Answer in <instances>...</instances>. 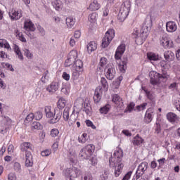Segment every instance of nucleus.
Returning <instances> with one entry per match:
<instances>
[{
    "label": "nucleus",
    "mask_w": 180,
    "mask_h": 180,
    "mask_svg": "<svg viewBox=\"0 0 180 180\" xmlns=\"http://www.w3.org/2000/svg\"><path fill=\"white\" fill-rule=\"evenodd\" d=\"M122 158H123V150L119 149L115 150L113 157L110 158V166L115 168V176L117 177L122 174L123 171V164L122 163Z\"/></svg>",
    "instance_id": "f257e3e1"
},
{
    "label": "nucleus",
    "mask_w": 180,
    "mask_h": 180,
    "mask_svg": "<svg viewBox=\"0 0 180 180\" xmlns=\"http://www.w3.org/2000/svg\"><path fill=\"white\" fill-rule=\"evenodd\" d=\"M149 77L150 78V84H152V85H160L161 82H165V81L169 78V75H162L155 71L150 72Z\"/></svg>",
    "instance_id": "f03ea898"
},
{
    "label": "nucleus",
    "mask_w": 180,
    "mask_h": 180,
    "mask_svg": "<svg viewBox=\"0 0 180 180\" xmlns=\"http://www.w3.org/2000/svg\"><path fill=\"white\" fill-rule=\"evenodd\" d=\"M63 119L65 122H68L69 126H74L75 122L78 120V112L74 110L70 116V108L66 107L63 111Z\"/></svg>",
    "instance_id": "7ed1b4c3"
},
{
    "label": "nucleus",
    "mask_w": 180,
    "mask_h": 180,
    "mask_svg": "<svg viewBox=\"0 0 180 180\" xmlns=\"http://www.w3.org/2000/svg\"><path fill=\"white\" fill-rule=\"evenodd\" d=\"M94 151L95 146L92 144H89L81 150L79 155L83 160H89V158L92 157V154H94Z\"/></svg>",
    "instance_id": "20e7f679"
},
{
    "label": "nucleus",
    "mask_w": 180,
    "mask_h": 180,
    "mask_svg": "<svg viewBox=\"0 0 180 180\" xmlns=\"http://www.w3.org/2000/svg\"><path fill=\"white\" fill-rule=\"evenodd\" d=\"M115 39V30L110 28L105 34V37L103 38L101 46L103 49H106Z\"/></svg>",
    "instance_id": "39448f33"
},
{
    "label": "nucleus",
    "mask_w": 180,
    "mask_h": 180,
    "mask_svg": "<svg viewBox=\"0 0 180 180\" xmlns=\"http://www.w3.org/2000/svg\"><path fill=\"white\" fill-rule=\"evenodd\" d=\"M151 29V19L146 20L141 30V37H142V40H146L147 37H148V34H150V30Z\"/></svg>",
    "instance_id": "423d86ee"
},
{
    "label": "nucleus",
    "mask_w": 180,
    "mask_h": 180,
    "mask_svg": "<svg viewBox=\"0 0 180 180\" xmlns=\"http://www.w3.org/2000/svg\"><path fill=\"white\" fill-rule=\"evenodd\" d=\"M148 168V163H147L146 162H143L141 164H140L136 172V174L134 176L132 180H137L139 178H141V176H143V175H144V173L147 171Z\"/></svg>",
    "instance_id": "0eeeda50"
},
{
    "label": "nucleus",
    "mask_w": 180,
    "mask_h": 180,
    "mask_svg": "<svg viewBox=\"0 0 180 180\" xmlns=\"http://www.w3.org/2000/svg\"><path fill=\"white\" fill-rule=\"evenodd\" d=\"M105 77L108 79L112 80L116 75V70H115V65L110 63L106 65L105 68Z\"/></svg>",
    "instance_id": "6e6552de"
},
{
    "label": "nucleus",
    "mask_w": 180,
    "mask_h": 180,
    "mask_svg": "<svg viewBox=\"0 0 180 180\" xmlns=\"http://www.w3.org/2000/svg\"><path fill=\"white\" fill-rule=\"evenodd\" d=\"M160 44L165 49H171L174 47V44L172 43V40L168 36L167 34H164L160 39Z\"/></svg>",
    "instance_id": "1a4fd4ad"
},
{
    "label": "nucleus",
    "mask_w": 180,
    "mask_h": 180,
    "mask_svg": "<svg viewBox=\"0 0 180 180\" xmlns=\"http://www.w3.org/2000/svg\"><path fill=\"white\" fill-rule=\"evenodd\" d=\"M8 15L11 19V20H19L20 18H22V10H16L13 8L8 13Z\"/></svg>",
    "instance_id": "9d476101"
},
{
    "label": "nucleus",
    "mask_w": 180,
    "mask_h": 180,
    "mask_svg": "<svg viewBox=\"0 0 180 180\" xmlns=\"http://www.w3.org/2000/svg\"><path fill=\"white\" fill-rule=\"evenodd\" d=\"M155 115V112H154V108H149L145 114L144 121L145 123H151L153 121V116Z\"/></svg>",
    "instance_id": "9b49d317"
},
{
    "label": "nucleus",
    "mask_w": 180,
    "mask_h": 180,
    "mask_svg": "<svg viewBox=\"0 0 180 180\" xmlns=\"http://www.w3.org/2000/svg\"><path fill=\"white\" fill-rule=\"evenodd\" d=\"M103 92V89H102V86H98L95 91L94 96V101L95 103H99L101 101V99H102V94Z\"/></svg>",
    "instance_id": "f8f14e48"
},
{
    "label": "nucleus",
    "mask_w": 180,
    "mask_h": 180,
    "mask_svg": "<svg viewBox=\"0 0 180 180\" xmlns=\"http://www.w3.org/2000/svg\"><path fill=\"white\" fill-rule=\"evenodd\" d=\"M58 82H53L46 87V91H48L51 95H53V94H56V92L58 91Z\"/></svg>",
    "instance_id": "ddd939ff"
},
{
    "label": "nucleus",
    "mask_w": 180,
    "mask_h": 180,
    "mask_svg": "<svg viewBox=\"0 0 180 180\" xmlns=\"http://www.w3.org/2000/svg\"><path fill=\"white\" fill-rule=\"evenodd\" d=\"M177 29L178 25H176V22L174 21H168L166 23V30L169 33H174V32H176Z\"/></svg>",
    "instance_id": "4468645a"
},
{
    "label": "nucleus",
    "mask_w": 180,
    "mask_h": 180,
    "mask_svg": "<svg viewBox=\"0 0 180 180\" xmlns=\"http://www.w3.org/2000/svg\"><path fill=\"white\" fill-rule=\"evenodd\" d=\"M20 150L22 153H30L33 150V146L29 142H24L20 146Z\"/></svg>",
    "instance_id": "2eb2a0df"
},
{
    "label": "nucleus",
    "mask_w": 180,
    "mask_h": 180,
    "mask_svg": "<svg viewBox=\"0 0 180 180\" xmlns=\"http://www.w3.org/2000/svg\"><path fill=\"white\" fill-rule=\"evenodd\" d=\"M131 7V4H130V1H126L121 5L120 11H121V12H124V13H127V15H129Z\"/></svg>",
    "instance_id": "dca6fc26"
},
{
    "label": "nucleus",
    "mask_w": 180,
    "mask_h": 180,
    "mask_svg": "<svg viewBox=\"0 0 180 180\" xmlns=\"http://www.w3.org/2000/svg\"><path fill=\"white\" fill-rule=\"evenodd\" d=\"M167 119L170 123H178L179 122V117L174 112H169L167 114Z\"/></svg>",
    "instance_id": "f3484780"
},
{
    "label": "nucleus",
    "mask_w": 180,
    "mask_h": 180,
    "mask_svg": "<svg viewBox=\"0 0 180 180\" xmlns=\"http://www.w3.org/2000/svg\"><path fill=\"white\" fill-rule=\"evenodd\" d=\"M26 167H33V155L31 152H25Z\"/></svg>",
    "instance_id": "a211bd4d"
},
{
    "label": "nucleus",
    "mask_w": 180,
    "mask_h": 180,
    "mask_svg": "<svg viewBox=\"0 0 180 180\" xmlns=\"http://www.w3.org/2000/svg\"><path fill=\"white\" fill-rule=\"evenodd\" d=\"M24 29L27 32H34L36 30V27H34V25L32 21L27 20L24 22Z\"/></svg>",
    "instance_id": "6ab92c4d"
},
{
    "label": "nucleus",
    "mask_w": 180,
    "mask_h": 180,
    "mask_svg": "<svg viewBox=\"0 0 180 180\" xmlns=\"http://www.w3.org/2000/svg\"><path fill=\"white\" fill-rule=\"evenodd\" d=\"M112 101L117 106H120V108L123 107V100H122V98L119 95L113 94L112 96Z\"/></svg>",
    "instance_id": "aec40b11"
},
{
    "label": "nucleus",
    "mask_w": 180,
    "mask_h": 180,
    "mask_svg": "<svg viewBox=\"0 0 180 180\" xmlns=\"http://www.w3.org/2000/svg\"><path fill=\"white\" fill-rule=\"evenodd\" d=\"M44 112L48 119H51V117H54V115H56V111H54V110H52L51 106H46L44 108Z\"/></svg>",
    "instance_id": "412c9836"
},
{
    "label": "nucleus",
    "mask_w": 180,
    "mask_h": 180,
    "mask_svg": "<svg viewBox=\"0 0 180 180\" xmlns=\"http://www.w3.org/2000/svg\"><path fill=\"white\" fill-rule=\"evenodd\" d=\"M147 57L151 63H153V61H160V60H161V57H160V55L154 53L153 52L148 53Z\"/></svg>",
    "instance_id": "4be33fe9"
},
{
    "label": "nucleus",
    "mask_w": 180,
    "mask_h": 180,
    "mask_svg": "<svg viewBox=\"0 0 180 180\" xmlns=\"http://www.w3.org/2000/svg\"><path fill=\"white\" fill-rule=\"evenodd\" d=\"M98 46L95 41H91L87 44V51L89 54L92 53V51H95L96 50Z\"/></svg>",
    "instance_id": "5701e85b"
},
{
    "label": "nucleus",
    "mask_w": 180,
    "mask_h": 180,
    "mask_svg": "<svg viewBox=\"0 0 180 180\" xmlns=\"http://www.w3.org/2000/svg\"><path fill=\"white\" fill-rule=\"evenodd\" d=\"M120 70L121 72H125L127 68V58H123L119 65Z\"/></svg>",
    "instance_id": "b1692460"
},
{
    "label": "nucleus",
    "mask_w": 180,
    "mask_h": 180,
    "mask_svg": "<svg viewBox=\"0 0 180 180\" xmlns=\"http://www.w3.org/2000/svg\"><path fill=\"white\" fill-rule=\"evenodd\" d=\"M68 57L70 58V60H72L75 63L77 61V58H78V51H77V50L71 51L69 53Z\"/></svg>",
    "instance_id": "393cba45"
},
{
    "label": "nucleus",
    "mask_w": 180,
    "mask_h": 180,
    "mask_svg": "<svg viewBox=\"0 0 180 180\" xmlns=\"http://www.w3.org/2000/svg\"><path fill=\"white\" fill-rule=\"evenodd\" d=\"M99 8H101V4L98 3L97 0L93 1L89 6L90 11H98Z\"/></svg>",
    "instance_id": "a878e982"
},
{
    "label": "nucleus",
    "mask_w": 180,
    "mask_h": 180,
    "mask_svg": "<svg viewBox=\"0 0 180 180\" xmlns=\"http://www.w3.org/2000/svg\"><path fill=\"white\" fill-rule=\"evenodd\" d=\"M51 4L56 11H60L63 8V3L60 0H53Z\"/></svg>",
    "instance_id": "bb28decb"
},
{
    "label": "nucleus",
    "mask_w": 180,
    "mask_h": 180,
    "mask_svg": "<svg viewBox=\"0 0 180 180\" xmlns=\"http://www.w3.org/2000/svg\"><path fill=\"white\" fill-rule=\"evenodd\" d=\"M143 141H144V140L139 135H136L132 140L134 146H141V144H143Z\"/></svg>",
    "instance_id": "cd10ccee"
},
{
    "label": "nucleus",
    "mask_w": 180,
    "mask_h": 180,
    "mask_svg": "<svg viewBox=\"0 0 180 180\" xmlns=\"http://www.w3.org/2000/svg\"><path fill=\"white\" fill-rule=\"evenodd\" d=\"M67 105V100L65 98L61 97L59 98L58 101V106L59 109H64Z\"/></svg>",
    "instance_id": "c85d7f7f"
},
{
    "label": "nucleus",
    "mask_w": 180,
    "mask_h": 180,
    "mask_svg": "<svg viewBox=\"0 0 180 180\" xmlns=\"http://www.w3.org/2000/svg\"><path fill=\"white\" fill-rule=\"evenodd\" d=\"M41 129H43V126L39 122H34L31 125L32 131H34V130H41Z\"/></svg>",
    "instance_id": "c756f323"
},
{
    "label": "nucleus",
    "mask_w": 180,
    "mask_h": 180,
    "mask_svg": "<svg viewBox=\"0 0 180 180\" xmlns=\"http://www.w3.org/2000/svg\"><path fill=\"white\" fill-rule=\"evenodd\" d=\"M164 56L167 61H172V60H174V53H172L171 51H165Z\"/></svg>",
    "instance_id": "7c9ffc66"
},
{
    "label": "nucleus",
    "mask_w": 180,
    "mask_h": 180,
    "mask_svg": "<svg viewBox=\"0 0 180 180\" xmlns=\"http://www.w3.org/2000/svg\"><path fill=\"white\" fill-rule=\"evenodd\" d=\"M127 16H129V14H127L126 13H124L123 11L120 10V12H119L118 16H117L120 22H124V20H126V18H127Z\"/></svg>",
    "instance_id": "2f4dec72"
},
{
    "label": "nucleus",
    "mask_w": 180,
    "mask_h": 180,
    "mask_svg": "<svg viewBox=\"0 0 180 180\" xmlns=\"http://www.w3.org/2000/svg\"><path fill=\"white\" fill-rule=\"evenodd\" d=\"M75 67H76V70H79V71H82V68L84 67V63H82V60H77L74 63Z\"/></svg>",
    "instance_id": "473e14b6"
},
{
    "label": "nucleus",
    "mask_w": 180,
    "mask_h": 180,
    "mask_svg": "<svg viewBox=\"0 0 180 180\" xmlns=\"http://www.w3.org/2000/svg\"><path fill=\"white\" fill-rule=\"evenodd\" d=\"M110 110V105L106 104L105 106L100 108V113L106 115Z\"/></svg>",
    "instance_id": "72a5a7b5"
},
{
    "label": "nucleus",
    "mask_w": 180,
    "mask_h": 180,
    "mask_svg": "<svg viewBox=\"0 0 180 180\" xmlns=\"http://www.w3.org/2000/svg\"><path fill=\"white\" fill-rule=\"evenodd\" d=\"M98 14L96 13H92L89 15L88 20L90 23H96V18Z\"/></svg>",
    "instance_id": "f704fd0d"
},
{
    "label": "nucleus",
    "mask_w": 180,
    "mask_h": 180,
    "mask_svg": "<svg viewBox=\"0 0 180 180\" xmlns=\"http://www.w3.org/2000/svg\"><path fill=\"white\" fill-rule=\"evenodd\" d=\"M66 25L68 26V27H72V26H74V25H75V21H74V18H72V17H68L66 18Z\"/></svg>",
    "instance_id": "c9c22d12"
},
{
    "label": "nucleus",
    "mask_w": 180,
    "mask_h": 180,
    "mask_svg": "<svg viewBox=\"0 0 180 180\" xmlns=\"http://www.w3.org/2000/svg\"><path fill=\"white\" fill-rule=\"evenodd\" d=\"M0 47H4V49H7V50L11 49V46L9 43L5 39H0Z\"/></svg>",
    "instance_id": "e433bc0d"
},
{
    "label": "nucleus",
    "mask_w": 180,
    "mask_h": 180,
    "mask_svg": "<svg viewBox=\"0 0 180 180\" xmlns=\"http://www.w3.org/2000/svg\"><path fill=\"white\" fill-rule=\"evenodd\" d=\"M70 85L68 84H63L61 89L62 94L64 95H68L70 94Z\"/></svg>",
    "instance_id": "4c0bfd02"
},
{
    "label": "nucleus",
    "mask_w": 180,
    "mask_h": 180,
    "mask_svg": "<svg viewBox=\"0 0 180 180\" xmlns=\"http://www.w3.org/2000/svg\"><path fill=\"white\" fill-rule=\"evenodd\" d=\"M14 51H15V54H17L18 56L19 60H21L22 61L23 55L22 54V52H20V49H19V46L15 45Z\"/></svg>",
    "instance_id": "58836bf2"
},
{
    "label": "nucleus",
    "mask_w": 180,
    "mask_h": 180,
    "mask_svg": "<svg viewBox=\"0 0 180 180\" xmlns=\"http://www.w3.org/2000/svg\"><path fill=\"white\" fill-rule=\"evenodd\" d=\"M101 84L103 88L105 89V91H108V89H109V84H108V81L105 79V77H101Z\"/></svg>",
    "instance_id": "ea45409f"
},
{
    "label": "nucleus",
    "mask_w": 180,
    "mask_h": 180,
    "mask_svg": "<svg viewBox=\"0 0 180 180\" xmlns=\"http://www.w3.org/2000/svg\"><path fill=\"white\" fill-rule=\"evenodd\" d=\"M86 136L87 134L86 133H84L82 136H79V143H81L82 144H84V143H86Z\"/></svg>",
    "instance_id": "a19ab883"
},
{
    "label": "nucleus",
    "mask_w": 180,
    "mask_h": 180,
    "mask_svg": "<svg viewBox=\"0 0 180 180\" xmlns=\"http://www.w3.org/2000/svg\"><path fill=\"white\" fill-rule=\"evenodd\" d=\"M79 175V170L73 169L70 171V178H77Z\"/></svg>",
    "instance_id": "79ce46f5"
},
{
    "label": "nucleus",
    "mask_w": 180,
    "mask_h": 180,
    "mask_svg": "<svg viewBox=\"0 0 180 180\" xmlns=\"http://www.w3.org/2000/svg\"><path fill=\"white\" fill-rule=\"evenodd\" d=\"M84 107L83 108V112H85L87 115H91V110H92V108H91V106L88 105L87 103H84Z\"/></svg>",
    "instance_id": "37998d69"
},
{
    "label": "nucleus",
    "mask_w": 180,
    "mask_h": 180,
    "mask_svg": "<svg viewBox=\"0 0 180 180\" xmlns=\"http://www.w3.org/2000/svg\"><path fill=\"white\" fill-rule=\"evenodd\" d=\"M107 64H108V59L106 58H101L99 63V65L101 67V68L106 67Z\"/></svg>",
    "instance_id": "c03bdc74"
},
{
    "label": "nucleus",
    "mask_w": 180,
    "mask_h": 180,
    "mask_svg": "<svg viewBox=\"0 0 180 180\" xmlns=\"http://www.w3.org/2000/svg\"><path fill=\"white\" fill-rule=\"evenodd\" d=\"M68 158H70V161H72V162H74L77 158V153H75V151L70 152Z\"/></svg>",
    "instance_id": "a18cd8bd"
},
{
    "label": "nucleus",
    "mask_w": 180,
    "mask_h": 180,
    "mask_svg": "<svg viewBox=\"0 0 180 180\" xmlns=\"http://www.w3.org/2000/svg\"><path fill=\"white\" fill-rule=\"evenodd\" d=\"M60 119H61V115L57 114L55 117H53V118L51 119L50 123L51 124L57 123V122L60 121Z\"/></svg>",
    "instance_id": "49530a36"
},
{
    "label": "nucleus",
    "mask_w": 180,
    "mask_h": 180,
    "mask_svg": "<svg viewBox=\"0 0 180 180\" xmlns=\"http://www.w3.org/2000/svg\"><path fill=\"white\" fill-rule=\"evenodd\" d=\"M125 51H126V45H124V44H122L118 46L116 51H118V53H121L123 54V53H124Z\"/></svg>",
    "instance_id": "de8ad7c7"
},
{
    "label": "nucleus",
    "mask_w": 180,
    "mask_h": 180,
    "mask_svg": "<svg viewBox=\"0 0 180 180\" xmlns=\"http://www.w3.org/2000/svg\"><path fill=\"white\" fill-rule=\"evenodd\" d=\"M13 168L15 172H20V171H22V167L20 166V163L19 162H15L13 165Z\"/></svg>",
    "instance_id": "09e8293b"
},
{
    "label": "nucleus",
    "mask_w": 180,
    "mask_h": 180,
    "mask_svg": "<svg viewBox=\"0 0 180 180\" xmlns=\"http://www.w3.org/2000/svg\"><path fill=\"white\" fill-rule=\"evenodd\" d=\"M147 106V103H143L142 104H141L140 105H137L136 107V110H138V112H141V110H144V109H146Z\"/></svg>",
    "instance_id": "8fccbe9b"
},
{
    "label": "nucleus",
    "mask_w": 180,
    "mask_h": 180,
    "mask_svg": "<svg viewBox=\"0 0 180 180\" xmlns=\"http://www.w3.org/2000/svg\"><path fill=\"white\" fill-rule=\"evenodd\" d=\"M142 89L146 94V96H147V98H148V99H150V100L153 99V95L151 94V93L150 91H148V90H147V89L146 87L142 86Z\"/></svg>",
    "instance_id": "3c124183"
},
{
    "label": "nucleus",
    "mask_w": 180,
    "mask_h": 180,
    "mask_svg": "<svg viewBox=\"0 0 180 180\" xmlns=\"http://www.w3.org/2000/svg\"><path fill=\"white\" fill-rule=\"evenodd\" d=\"M60 131H58V129H53L51 131V137H57L58 136Z\"/></svg>",
    "instance_id": "603ef678"
},
{
    "label": "nucleus",
    "mask_w": 180,
    "mask_h": 180,
    "mask_svg": "<svg viewBox=\"0 0 180 180\" xmlns=\"http://www.w3.org/2000/svg\"><path fill=\"white\" fill-rule=\"evenodd\" d=\"M155 132L156 134H160V133H161V125L159 122H156L155 124Z\"/></svg>",
    "instance_id": "864d4df0"
},
{
    "label": "nucleus",
    "mask_w": 180,
    "mask_h": 180,
    "mask_svg": "<svg viewBox=\"0 0 180 180\" xmlns=\"http://www.w3.org/2000/svg\"><path fill=\"white\" fill-rule=\"evenodd\" d=\"M24 55L26 56L28 58H32L33 54L30 53V51L27 49H24Z\"/></svg>",
    "instance_id": "5fc2aeb1"
},
{
    "label": "nucleus",
    "mask_w": 180,
    "mask_h": 180,
    "mask_svg": "<svg viewBox=\"0 0 180 180\" xmlns=\"http://www.w3.org/2000/svg\"><path fill=\"white\" fill-rule=\"evenodd\" d=\"M75 63L74 60L70 59V58L68 56V60L65 62V67H70V65H72Z\"/></svg>",
    "instance_id": "6e6d98bb"
},
{
    "label": "nucleus",
    "mask_w": 180,
    "mask_h": 180,
    "mask_svg": "<svg viewBox=\"0 0 180 180\" xmlns=\"http://www.w3.org/2000/svg\"><path fill=\"white\" fill-rule=\"evenodd\" d=\"M34 117L36 120H40L43 118V113L39 111L35 114V115H34Z\"/></svg>",
    "instance_id": "4d7b16f0"
},
{
    "label": "nucleus",
    "mask_w": 180,
    "mask_h": 180,
    "mask_svg": "<svg viewBox=\"0 0 180 180\" xmlns=\"http://www.w3.org/2000/svg\"><path fill=\"white\" fill-rule=\"evenodd\" d=\"M86 126H88V127H91V129H94V130H95V129H96V127L89 120H86Z\"/></svg>",
    "instance_id": "13d9d810"
},
{
    "label": "nucleus",
    "mask_w": 180,
    "mask_h": 180,
    "mask_svg": "<svg viewBox=\"0 0 180 180\" xmlns=\"http://www.w3.org/2000/svg\"><path fill=\"white\" fill-rule=\"evenodd\" d=\"M108 174H109V172H108V171L105 170L104 172L100 176V180L108 179Z\"/></svg>",
    "instance_id": "bf43d9fd"
},
{
    "label": "nucleus",
    "mask_w": 180,
    "mask_h": 180,
    "mask_svg": "<svg viewBox=\"0 0 180 180\" xmlns=\"http://www.w3.org/2000/svg\"><path fill=\"white\" fill-rule=\"evenodd\" d=\"M34 119V114L30 113L25 118V122H32Z\"/></svg>",
    "instance_id": "052dcab7"
},
{
    "label": "nucleus",
    "mask_w": 180,
    "mask_h": 180,
    "mask_svg": "<svg viewBox=\"0 0 180 180\" xmlns=\"http://www.w3.org/2000/svg\"><path fill=\"white\" fill-rule=\"evenodd\" d=\"M50 154H51V150L49 149L45 150L41 153V155H42V157H49Z\"/></svg>",
    "instance_id": "680f3d73"
},
{
    "label": "nucleus",
    "mask_w": 180,
    "mask_h": 180,
    "mask_svg": "<svg viewBox=\"0 0 180 180\" xmlns=\"http://www.w3.org/2000/svg\"><path fill=\"white\" fill-rule=\"evenodd\" d=\"M79 71L80 70L78 69L73 70L72 77L75 79H77V78H78V77H79Z\"/></svg>",
    "instance_id": "e2e57ef3"
},
{
    "label": "nucleus",
    "mask_w": 180,
    "mask_h": 180,
    "mask_svg": "<svg viewBox=\"0 0 180 180\" xmlns=\"http://www.w3.org/2000/svg\"><path fill=\"white\" fill-rule=\"evenodd\" d=\"M134 109V103H131L128 107L127 108L126 112H129V113L132 112V110Z\"/></svg>",
    "instance_id": "0e129e2a"
},
{
    "label": "nucleus",
    "mask_w": 180,
    "mask_h": 180,
    "mask_svg": "<svg viewBox=\"0 0 180 180\" xmlns=\"http://www.w3.org/2000/svg\"><path fill=\"white\" fill-rule=\"evenodd\" d=\"M8 180H16V174L15 173L8 174Z\"/></svg>",
    "instance_id": "69168bd1"
},
{
    "label": "nucleus",
    "mask_w": 180,
    "mask_h": 180,
    "mask_svg": "<svg viewBox=\"0 0 180 180\" xmlns=\"http://www.w3.org/2000/svg\"><path fill=\"white\" fill-rule=\"evenodd\" d=\"M131 174H133V172L131 171L127 173L124 175V176L123 177L122 180H129V179H130V177L131 176Z\"/></svg>",
    "instance_id": "338daca9"
},
{
    "label": "nucleus",
    "mask_w": 180,
    "mask_h": 180,
    "mask_svg": "<svg viewBox=\"0 0 180 180\" xmlns=\"http://www.w3.org/2000/svg\"><path fill=\"white\" fill-rule=\"evenodd\" d=\"M158 162H159L158 168H161V167L164 166V164H165V158L159 159Z\"/></svg>",
    "instance_id": "774afa93"
}]
</instances>
